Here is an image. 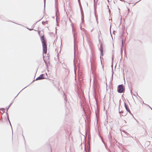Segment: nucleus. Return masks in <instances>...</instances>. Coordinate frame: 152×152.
I'll use <instances>...</instances> for the list:
<instances>
[{
	"label": "nucleus",
	"mask_w": 152,
	"mask_h": 152,
	"mask_svg": "<svg viewBox=\"0 0 152 152\" xmlns=\"http://www.w3.org/2000/svg\"><path fill=\"white\" fill-rule=\"evenodd\" d=\"M40 39L41 40L42 45L43 53L46 54L47 53V48L46 44V41L45 39L44 36L41 37Z\"/></svg>",
	"instance_id": "f257e3e1"
},
{
	"label": "nucleus",
	"mask_w": 152,
	"mask_h": 152,
	"mask_svg": "<svg viewBox=\"0 0 152 152\" xmlns=\"http://www.w3.org/2000/svg\"><path fill=\"white\" fill-rule=\"evenodd\" d=\"M124 88L122 85H119L118 87V91L120 93H122L124 91Z\"/></svg>",
	"instance_id": "f03ea898"
},
{
	"label": "nucleus",
	"mask_w": 152,
	"mask_h": 152,
	"mask_svg": "<svg viewBox=\"0 0 152 152\" xmlns=\"http://www.w3.org/2000/svg\"><path fill=\"white\" fill-rule=\"evenodd\" d=\"M44 75L43 74L40 75V76L37 77L36 80H39L42 79L44 78Z\"/></svg>",
	"instance_id": "7ed1b4c3"
},
{
	"label": "nucleus",
	"mask_w": 152,
	"mask_h": 152,
	"mask_svg": "<svg viewBox=\"0 0 152 152\" xmlns=\"http://www.w3.org/2000/svg\"><path fill=\"white\" fill-rule=\"evenodd\" d=\"M124 106H125V107L126 110L127 111H128L129 113H130V110L129 109V108L128 107V106L126 105V103H124Z\"/></svg>",
	"instance_id": "20e7f679"
},
{
	"label": "nucleus",
	"mask_w": 152,
	"mask_h": 152,
	"mask_svg": "<svg viewBox=\"0 0 152 152\" xmlns=\"http://www.w3.org/2000/svg\"><path fill=\"white\" fill-rule=\"evenodd\" d=\"M43 59H44V60L45 63V64H46V62H47V61H46V60L45 59V57L44 56V54H43Z\"/></svg>",
	"instance_id": "39448f33"
},
{
	"label": "nucleus",
	"mask_w": 152,
	"mask_h": 152,
	"mask_svg": "<svg viewBox=\"0 0 152 152\" xmlns=\"http://www.w3.org/2000/svg\"><path fill=\"white\" fill-rule=\"evenodd\" d=\"M102 50H103L102 48V47L100 49V50H101V53L102 52Z\"/></svg>",
	"instance_id": "423d86ee"
},
{
	"label": "nucleus",
	"mask_w": 152,
	"mask_h": 152,
	"mask_svg": "<svg viewBox=\"0 0 152 152\" xmlns=\"http://www.w3.org/2000/svg\"><path fill=\"white\" fill-rule=\"evenodd\" d=\"M123 41H122V43L123 44Z\"/></svg>",
	"instance_id": "0eeeda50"
},
{
	"label": "nucleus",
	"mask_w": 152,
	"mask_h": 152,
	"mask_svg": "<svg viewBox=\"0 0 152 152\" xmlns=\"http://www.w3.org/2000/svg\"><path fill=\"white\" fill-rule=\"evenodd\" d=\"M48 59H49V57H48Z\"/></svg>",
	"instance_id": "6e6552de"
}]
</instances>
